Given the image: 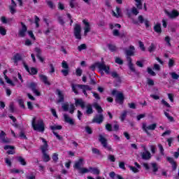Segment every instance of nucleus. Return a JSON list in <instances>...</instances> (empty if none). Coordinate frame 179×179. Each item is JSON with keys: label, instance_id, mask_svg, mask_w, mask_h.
Instances as JSON below:
<instances>
[{"label": "nucleus", "instance_id": "nucleus-1", "mask_svg": "<svg viewBox=\"0 0 179 179\" xmlns=\"http://www.w3.org/2000/svg\"><path fill=\"white\" fill-rule=\"evenodd\" d=\"M31 125L34 131H38V132H44V122L43 120H37L36 117H33Z\"/></svg>", "mask_w": 179, "mask_h": 179}, {"label": "nucleus", "instance_id": "nucleus-2", "mask_svg": "<svg viewBox=\"0 0 179 179\" xmlns=\"http://www.w3.org/2000/svg\"><path fill=\"white\" fill-rule=\"evenodd\" d=\"M83 159L81 158L78 161L76 162L73 167L78 170L80 174H85V173H90V171L87 168H83Z\"/></svg>", "mask_w": 179, "mask_h": 179}, {"label": "nucleus", "instance_id": "nucleus-3", "mask_svg": "<svg viewBox=\"0 0 179 179\" xmlns=\"http://www.w3.org/2000/svg\"><path fill=\"white\" fill-rule=\"evenodd\" d=\"M95 66L99 69V71H103L106 73V75H110V66L106 65L104 62L100 63H96Z\"/></svg>", "mask_w": 179, "mask_h": 179}, {"label": "nucleus", "instance_id": "nucleus-4", "mask_svg": "<svg viewBox=\"0 0 179 179\" xmlns=\"http://www.w3.org/2000/svg\"><path fill=\"white\" fill-rule=\"evenodd\" d=\"M156 127H157V124L156 123L150 124L148 126V124H146V123H143L142 129L145 131L147 135L150 136V133H149V131H155V129H156Z\"/></svg>", "mask_w": 179, "mask_h": 179}, {"label": "nucleus", "instance_id": "nucleus-5", "mask_svg": "<svg viewBox=\"0 0 179 179\" xmlns=\"http://www.w3.org/2000/svg\"><path fill=\"white\" fill-rule=\"evenodd\" d=\"M113 96H115L116 94V101L119 103V104H122L124 101V94L122 92H118L117 90L114 89L112 90Z\"/></svg>", "mask_w": 179, "mask_h": 179}, {"label": "nucleus", "instance_id": "nucleus-6", "mask_svg": "<svg viewBox=\"0 0 179 179\" xmlns=\"http://www.w3.org/2000/svg\"><path fill=\"white\" fill-rule=\"evenodd\" d=\"M82 27L79 24H76L74 27V36L77 40H82Z\"/></svg>", "mask_w": 179, "mask_h": 179}, {"label": "nucleus", "instance_id": "nucleus-7", "mask_svg": "<svg viewBox=\"0 0 179 179\" xmlns=\"http://www.w3.org/2000/svg\"><path fill=\"white\" fill-rule=\"evenodd\" d=\"M99 142H101L103 147L106 149L107 150L113 151V148H111V145H108V143H107V140L103 135L100 134L99 138Z\"/></svg>", "mask_w": 179, "mask_h": 179}, {"label": "nucleus", "instance_id": "nucleus-8", "mask_svg": "<svg viewBox=\"0 0 179 179\" xmlns=\"http://www.w3.org/2000/svg\"><path fill=\"white\" fill-rule=\"evenodd\" d=\"M21 28L19 29L18 36L19 37H24L27 32V27L24 23L20 22Z\"/></svg>", "mask_w": 179, "mask_h": 179}, {"label": "nucleus", "instance_id": "nucleus-9", "mask_svg": "<svg viewBox=\"0 0 179 179\" xmlns=\"http://www.w3.org/2000/svg\"><path fill=\"white\" fill-rule=\"evenodd\" d=\"M127 61L128 62V65L130 71H131V72H134V73H135L136 75H139V71L135 69V67L132 64V59L131 58V57H127Z\"/></svg>", "mask_w": 179, "mask_h": 179}, {"label": "nucleus", "instance_id": "nucleus-10", "mask_svg": "<svg viewBox=\"0 0 179 179\" xmlns=\"http://www.w3.org/2000/svg\"><path fill=\"white\" fill-rule=\"evenodd\" d=\"M127 61L128 62V65L130 71H131V72H134V73H135L136 75H139V71L135 69V67L132 64V59L131 58V57H127Z\"/></svg>", "mask_w": 179, "mask_h": 179}, {"label": "nucleus", "instance_id": "nucleus-11", "mask_svg": "<svg viewBox=\"0 0 179 179\" xmlns=\"http://www.w3.org/2000/svg\"><path fill=\"white\" fill-rule=\"evenodd\" d=\"M40 139L43 143V145L41 146V150L42 153H47V152H48V143L47 140L43 137H40Z\"/></svg>", "mask_w": 179, "mask_h": 179}, {"label": "nucleus", "instance_id": "nucleus-12", "mask_svg": "<svg viewBox=\"0 0 179 179\" xmlns=\"http://www.w3.org/2000/svg\"><path fill=\"white\" fill-rule=\"evenodd\" d=\"M103 121H104V115L101 113L96 115L92 119V122L96 124H101Z\"/></svg>", "mask_w": 179, "mask_h": 179}, {"label": "nucleus", "instance_id": "nucleus-13", "mask_svg": "<svg viewBox=\"0 0 179 179\" xmlns=\"http://www.w3.org/2000/svg\"><path fill=\"white\" fill-rule=\"evenodd\" d=\"M22 64H23L24 67L25 68L26 71H27L29 72V73H30V75H37V72H38L37 69L32 67V68H31V70H30V69H29V66H27L26 62H22Z\"/></svg>", "mask_w": 179, "mask_h": 179}, {"label": "nucleus", "instance_id": "nucleus-14", "mask_svg": "<svg viewBox=\"0 0 179 179\" xmlns=\"http://www.w3.org/2000/svg\"><path fill=\"white\" fill-rule=\"evenodd\" d=\"M83 23H84V36L86 37L87 36V33L90 32V30H92V28L90 27V23L87 22L86 20H84L83 21Z\"/></svg>", "mask_w": 179, "mask_h": 179}, {"label": "nucleus", "instance_id": "nucleus-15", "mask_svg": "<svg viewBox=\"0 0 179 179\" xmlns=\"http://www.w3.org/2000/svg\"><path fill=\"white\" fill-rule=\"evenodd\" d=\"M166 160L171 164L172 169L173 171H176L177 170V162L174 160V158L171 157H166Z\"/></svg>", "mask_w": 179, "mask_h": 179}, {"label": "nucleus", "instance_id": "nucleus-16", "mask_svg": "<svg viewBox=\"0 0 179 179\" xmlns=\"http://www.w3.org/2000/svg\"><path fill=\"white\" fill-rule=\"evenodd\" d=\"M78 87L83 90V93L85 94V96H86V97H87V92H86V91L92 90V88L90 87V86L87 85H78Z\"/></svg>", "mask_w": 179, "mask_h": 179}, {"label": "nucleus", "instance_id": "nucleus-17", "mask_svg": "<svg viewBox=\"0 0 179 179\" xmlns=\"http://www.w3.org/2000/svg\"><path fill=\"white\" fill-rule=\"evenodd\" d=\"M166 14L170 19H176V17H178L179 15V13L176 10H173L171 12L166 11Z\"/></svg>", "mask_w": 179, "mask_h": 179}, {"label": "nucleus", "instance_id": "nucleus-18", "mask_svg": "<svg viewBox=\"0 0 179 179\" xmlns=\"http://www.w3.org/2000/svg\"><path fill=\"white\" fill-rule=\"evenodd\" d=\"M29 87L36 96H40V92H38V90H37V84L31 83L29 84Z\"/></svg>", "mask_w": 179, "mask_h": 179}, {"label": "nucleus", "instance_id": "nucleus-19", "mask_svg": "<svg viewBox=\"0 0 179 179\" xmlns=\"http://www.w3.org/2000/svg\"><path fill=\"white\" fill-rule=\"evenodd\" d=\"M141 156L143 160H150V157H152V155L149 151H144L141 152Z\"/></svg>", "mask_w": 179, "mask_h": 179}, {"label": "nucleus", "instance_id": "nucleus-20", "mask_svg": "<svg viewBox=\"0 0 179 179\" xmlns=\"http://www.w3.org/2000/svg\"><path fill=\"white\" fill-rule=\"evenodd\" d=\"M125 54L127 57H133V55H135V47H134V45H131L129 47V50H125Z\"/></svg>", "mask_w": 179, "mask_h": 179}, {"label": "nucleus", "instance_id": "nucleus-21", "mask_svg": "<svg viewBox=\"0 0 179 179\" xmlns=\"http://www.w3.org/2000/svg\"><path fill=\"white\" fill-rule=\"evenodd\" d=\"M10 149L9 150H8ZM4 150H8L7 154L8 155H15V146L13 145H6L4 146Z\"/></svg>", "mask_w": 179, "mask_h": 179}, {"label": "nucleus", "instance_id": "nucleus-22", "mask_svg": "<svg viewBox=\"0 0 179 179\" xmlns=\"http://www.w3.org/2000/svg\"><path fill=\"white\" fill-rule=\"evenodd\" d=\"M64 118L65 122H67V124H69L70 125H73L75 124L73 119L71 118V117H69V115L67 114L64 115Z\"/></svg>", "mask_w": 179, "mask_h": 179}, {"label": "nucleus", "instance_id": "nucleus-23", "mask_svg": "<svg viewBox=\"0 0 179 179\" xmlns=\"http://www.w3.org/2000/svg\"><path fill=\"white\" fill-rule=\"evenodd\" d=\"M85 113L87 115H90L91 114H93V106L92 104L88 103L85 106Z\"/></svg>", "mask_w": 179, "mask_h": 179}, {"label": "nucleus", "instance_id": "nucleus-24", "mask_svg": "<svg viewBox=\"0 0 179 179\" xmlns=\"http://www.w3.org/2000/svg\"><path fill=\"white\" fill-rule=\"evenodd\" d=\"M39 78L41 80H42V82H43V83H45V85H48V86H50L51 85L50 81H48V77H47V76L41 74L39 75Z\"/></svg>", "mask_w": 179, "mask_h": 179}, {"label": "nucleus", "instance_id": "nucleus-25", "mask_svg": "<svg viewBox=\"0 0 179 179\" xmlns=\"http://www.w3.org/2000/svg\"><path fill=\"white\" fill-rule=\"evenodd\" d=\"M15 159L17 162L20 163L22 166H26V164H27V163H26V159H24L23 157H21V156L15 157Z\"/></svg>", "mask_w": 179, "mask_h": 179}, {"label": "nucleus", "instance_id": "nucleus-26", "mask_svg": "<svg viewBox=\"0 0 179 179\" xmlns=\"http://www.w3.org/2000/svg\"><path fill=\"white\" fill-rule=\"evenodd\" d=\"M113 12V15L115 16V17H120V16H122V12L121 11V8L117 7L116 8V12L117 13H115V12L112 11Z\"/></svg>", "mask_w": 179, "mask_h": 179}, {"label": "nucleus", "instance_id": "nucleus-27", "mask_svg": "<svg viewBox=\"0 0 179 179\" xmlns=\"http://www.w3.org/2000/svg\"><path fill=\"white\" fill-rule=\"evenodd\" d=\"M88 170L90 173L95 174L96 176H99V174H100V170L98 168L90 167Z\"/></svg>", "mask_w": 179, "mask_h": 179}, {"label": "nucleus", "instance_id": "nucleus-28", "mask_svg": "<svg viewBox=\"0 0 179 179\" xmlns=\"http://www.w3.org/2000/svg\"><path fill=\"white\" fill-rule=\"evenodd\" d=\"M93 107L95 108V110H96L98 114H101V113H103V108H101V106H100L99 103H94Z\"/></svg>", "mask_w": 179, "mask_h": 179}, {"label": "nucleus", "instance_id": "nucleus-29", "mask_svg": "<svg viewBox=\"0 0 179 179\" xmlns=\"http://www.w3.org/2000/svg\"><path fill=\"white\" fill-rule=\"evenodd\" d=\"M13 60L14 63L17 65V62L22 61V56L19 53H17L15 55H14Z\"/></svg>", "mask_w": 179, "mask_h": 179}, {"label": "nucleus", "instance_id": "nucleus-30", "mask_svg": "<svg viewBox=\"0 0 179 179\" xmlns=\"http://www.w3.org/2000/svg\"><path fill=\"white\" fill-rule=\"evenodd\" d=\"M57 94L59 97L57 103H62V101H64V94L61 92V90H57Z\"/></svg>", "mask_w": 179, "mask_h": 179}, {"label": "nucleus", "instance_id": "nucleus-31", "mask_svg": "<svg viewBox=\"0 0 179 179\" xmlns=\"http://www.w3.org/2000/svg\"><path fill=\"white\" fill-rule=\"evenodd\" d=\"M154 30L156 33H162V24H160V23L156 24L154 27Z\"/></svg>", "mask_w": 179, "mask_h": 179}, {"label": "nucleus", "instance_id": "nucleus-32", "mask_svg": "<svg viewBox=\"0 0 179 179\" xmlns=\"http://www.w3.org/2000/svg\"><path fill=\"white\" fill-rule=\"evenodd\" d=\"M127 115H128V111L127 110H124L121 115H120V120L122 121V122H124V121H125V119L127 118Z\"/></svg>", "mask_w": 179, "mask_h": 179}, {"label": "nucleus", "instance_id": "nucleus-33", "mask_svg": "<svg viewBox=\"0 0 179 179\" xmlns=\"http://www.w3.org/2000/svg\"><path fill=\"white\" fill-rule=\"evenodd\" d=\"M143 1V0H134L137 9H142V8H143V5L142 4Z\"/></svg>", "mask_w": 179, "mask_h": 179}, {"label": "nucleus", "instance_id": "nucleus-34", "mask_svg": "<svg viewBox=\"0 0 179 179\" xmlns=\"http://www.w3.org/2000/svg\"><path fill=\"white\" fill-rule=\"evenodd\" d=\"M42 153H43V162L47 163V162H50V160H51L50 155H48V154H47V152H42Z\"/></svg>", "mask_w": 179, "mask_h": 179}, {"label": "nucleus", "instance_id": "nucleus-35", "mask_svg": "<svg viewBox=\"0 0 179 179\" xmlns=\"http://www.w3.org/2000/svg\"><path fill=\"white\" fill-rule=\"evenodd\" d=\"M46 3L48 6L50 8V9H55V5L54 3L50 0H46Z\"/></svg>", "mask_w": 179, "mask_h": 179}, {"label": "nucleus", "instance_id": "nucleus-36", "mask_svg": "<svg viewBox=\"0 0 179 179\" xmlns=\"http://www.w3.org/2000/svg\"><path fill=\"white\" fill-rule=\"evenodd\" d=\"M8 9L10 10L11 15H15V13H16V6H9Z\"/></svg>", "mask_w": 179, "mask_h": 179}, {"label": "nucleus", "instance_id": "nucleus-37", "mask_svg": "<svg viewBox=\"0 0 179 179\" xmlns=\"http://www.w3.org/2000/svg\"><path fill=\"white\" fill-rule=\"evenodd\" d=\"M50 129L53 131H57V129L60 130V129H62V126H61V125H53V126H50Z\"/></svg>", "mask_w": 179, "mask_h": 179}, {"label": "nucleus", "instance_id": "nucleus-38", "mask_svg": "<svg viewBox=\"0 0 179 179\" xmlns=\"http://www.w3.org/2000/svg\"><path fill=\"white\" fill-rule=\"evenodd\" d=\"M164 115L166 117V118H168V120L171 122H173L174 121V117H173V116L170 115V113H167V112H164Z\"/></svg>", "mask_w": 179, "mask_h": 179}, {"label": "nucleus", "instance_id": "nucleus-39", "mask_svg": "<svg viewBox=\"0 0 179 179\" xmlns=\"http://www.w3.org/2000/svg\"><path fill=\"white\" fill-rule=\"evenodd\" d=\"M151 166H152V171L154 173H156L159 170V168H157V164L152 163Z\"/></svg>", "mask_w": 179, "mask_h": 179}, {"label": "nucleus", "instance_id": "nucleus-40", "mask_svg": "<svg viewBox=\"0 0 179 179\" xmlns=\"http://www.w3.org/2000/svg\"><path fill=\"white\" fill-rule=\"evenodd\" d=\"M147 72H148L149 75H151V76H156V73H155L150 67L147 69Z\"/></svg>", "mask_w": 179, "mask_h": 179}, {"label": "nucleus", "instance_id": "nucleus-41", "mask_svg": "<svg viewBox=\"0 0 179 179\" xmlns=\"http://www.w3.org/2000/svg\"><path fill=\"white\" fill-rule=\"evenodd\" d=\"M155 50H156V46L155 45L154 43H151V45L148 48L149 52H153Z\"/></svg>", "mask_w": 179, "mask_h": 179}, {"label": "nucleus", "instance_id": "nucleus-42", "mask_svg": "<svg viewBox=\"0 0 179 179\" xmlns=\"http://www.w3.org/2000/svg\"><path fill=\"white\" fill-rule=\"evenodd\" d=\"M115 62L119 65H122V64H124V62L120 57H115Z\"/></svg>", "mask_w": 179, "mask_h": 179}, {"label": "nucleus", "instance_id": "nucleus-43", "mask_svg": "<svg viewBox=\"0 0 179 179\" xmlns=\"http://www.w3.org/2000/svg\"><path fill=\"white\" fill-rule=\"evenodd\" d=\"M170 75H171L172 79H174L175 80H177V79H178V78H179L178 74L176 73L175 72L170 73Z\"/></svg>", "mask_w": 179, "mask_h": 179}, {"label": "nucleus", "instance_id": "nucleus-44", "mask_svg": "<svg viewBox=\"0 0 179 179\" xmlns=\"http://www.w3.org/2000/svg\"><path fill=\"white\" fill-rule=\"evenodd\" d=\"M174 64H175L174 59H169V61L168 63L169 68H173V66H174Z\"/></svg>", "mask_w": 179, "mask_h": 179}, {"label": "nucleus", "instance_id": "nucleus-45", "mask_svg": "<svg viewBox=\"0 0 179 179\" xmlns=\"http://www.w3.org/2000/svg\"><path fill=\"white\" fill-rule=\"evenodd\" d=\"M57 20L59 23L62 24V26H64V24H65V21L64 20V18L62 16H59L57 17Z\"/></svg>", "mask_w": 179, "mask_h": 179}, {"label": "nucleus", "instance_id": "nucleus-46", "mask_svg": "<svg viewBox=\"0 0 179 179\" xmlns=\"http://www.w3.org/2000/svg\"><path fill=\"white\" fill-rule=\"evenodd\" d=\"M86 48H87V46H86V44H85V43H83L78 47V51H82L83 50H86Z\"/></svg>", "mask_w": 179, "mask_h": 179}, {"label": "nucleus", "instance_id": "nucleus-47", "mask_svg": "<svg viewBox=\"0 0 179 179\" xmlns=\"http://www.w3.org/2000/svg\"><path fill=\"white\" fill-rule=\"evenodd\" d=\"M0 34L1 36H6V29L3 27H0Z\"/></svg>", "mask_w": 179, "mask_h": 179}, {"label": "nucleus", "instance_id": "nucleus-48", "mask_svg": "<svg viewBox=\"0 0 179 179\" xmlns=\"http://www.w3.org/2000/svg\"><path fill=\"white\" fill-rule=\"evenodd\" d=\"M158 148H159V152L162 156H164V148L162 144H158Z\"/></svg>", "mask_w": 179, "mask_h": 179}, {"label": "nucleus", "instance_id": "nucleus-49", "mask_svg": "<svg viewBox=\"0 0 179 179\" xmlns=\"http://www.w3.org/2000/svg\"><path fill=\"white\" fill-rule=\"evenodd\" d=\"M147 83L148 86H155V81L150 78L147 79Z\"/></svg>", "mask_w": 179, "mask_h": 179}, {"label": "nucleus", "instance_id": "nucleus-50", "mask_svg": "<svg viewBox=\"0 0 179 179\" xmlns=\"http://www.w3.org/2000/svg\"><path fill=\"white\" fill-rule=\"evenodd\" d=\"M53 134L55 135V136H56L57 139H58L59 141H64V138L59 136L58 133L53 131Z\"/></svg>", "mask_w": 179, "mask_h": 179}, {"label": "nucleus", "instance_id": "nucleus-51", "mask_svg": "<svg viewBox=\"0 0 179 179\" xmlns=\"http://www.w3.org/2000/svg\"><path fill=\"white\" fill-rule=\"evenodd\" d=\"M108 47L110 51H116L117 47L114 45L109 44L108 45Z\"/></svg>", "mask_w": 179, "mask_h": 179}, {"label": "nucleus", "instance_id": "nucleus-52", "mask_svg": "<svg viewBox=\"0 0 179 179\" xmlns=\"http://www.w3.org/2000/svg\"><path fill=\"white\" fill-rule=\"evenodd\" d=\"M108 160H110V162L114 163V162H115V157L113 155H109L108 156Z\"/></svg>", "mask_w": 179, "mask_h": 179}, {"label": "nucleus", "instance_id": "nucleus-53", "mask_svg": "<svg viewBox=\"0 0 179 179\" xmlns=\"http://www.w3.org/2000/svg\"><path fill=\"white\" fill-rule=\"evenodd\" d=\"M52 159L55 163H57L58 162V154L54 153L52 155Z\"/></svg>", "mask_w": 179, "mask_h": 179}, {"label": "nucleus", "instance_id": "nucleus-54", "mask_svg": "<svg viewBox=\"0 0 179 179\" xmlns=\"http://www.w3.org/2000/svg\"><path fill=\"white\" fill-rule=\"evenodd\" d=\"M20 138H21V139H27V137L26 136L24 131H21L20 132Z\"/></svg>", "mask_w": 179, "mask_h": 179}, {"label": "nucleus", "instance_id": "nucleus-55", "mask_svg": "<svg viewBox=\"0 0 179 179\" xmlns=\"http://www.w3.org/2000/svg\"><path fill=\"white\" fill-rule=\"evenodd\" d=\"M170 40H171L170 36L165 37V41H166L168 47H171V43H170Z\"/></svg>", "mask_w": 179, "mask_h": 179}, {"label": "nucleus", "instance_id": "nucleus-56", "mask_svg": "<svg viewBox=\"0 0 179 179\" xmlns=\"http://www.w3.org/2000/svg\"><path fill=\"white\" fill-rule=\"evenodd\" d=\"M62 108H63L64 111H68V110L69 109V105L67 103H64L62 106Z\"/></svg>", "mask_w": 179, "mask_h": 179}, {"label": "nucleus", "instance_id": "nucleus-57", "mask_svg": "<svg viewBox=\"0 0 179 179\" xmlns=\"http://www.w3.org/2000/svg\"><path fill=\"white\" fill-rule=\"evenodd\" d=\"M131 13H133V15H135L136 16V15L139 13V11H138V8H136V7H133L131 8Z\"/></svg>", "mask_w": 179, "mask_h": 179}, {"label": "nucleus", "instance_id": "nucleus-58", "mask_svg": "<svg viewBox=\"0 0 179 179\" xmlns=\"http://www.w3.org/2000/svg\"><path fill=\"white\" fill-rule=\"evenodd\" d=\"M1 141L3 142V143H10V139L5 137L1 138Z\"/></svg>", "mask_w": 179, "mask_h": 179}, {"label": "nucleus", "instance_id": "nucleus-59", "mask_svg": "<svg viewBox=\"0 0 179 179\" xmlns=\"http://www.w3.org/2000/svg\"><path fill=\"white\" fill-rule=\"evenodd\" d=\"M18 104L20 105L21 108H25V107H24V101H23L22 99L18 100Z\"/></svg>", "mask_w": 179, "mask_h": 179}, {"label": "nucleus", "instance_id": "nucleus-60", "mask_svg": "<svg viewBox=\"0 0 179 179\" xmlns=\"http://www.w3.org/2000/svg\"><path fill=\"white\" fill-rule=\"evenodd\" d=\"M110 75H111L112 78H120V76H118V73H117V71L111 72Z\"/></svg>", "mask_w": 179, "mask_h": 179}, {"label": "nucleus", "instance_id": "nucleus-61", "mask_svg": "<svg viewBox=\"0 0 179 179\" xmlns=\"http://www.w3.org/2000/svg\"><path fill=\"white\" fill-rule=\"evenodd\" d=\"M129 169L133 171V173H139V169L135 166H129Z\"/></svg>", "mask_w": 179, "mask_h": 179}, {"label": "nucleus", "instance_id": "nucleus-62", "mask_svg": "<svg viewBox=\"0 0 179 179\" xmlns=\"http://www.w3.org/2000/svg\"><path fill=\"white\" fill-rule=\"evenodd\" d=\"M113 34L115 37H119L120 36V31H118L117 29H113Z\"/></svg>", "mask_w": 179, "mask_h": 179}, {"label": "nucleus", "instance_id": "nucleus-63", "mask_svg": "<svg viewBox=\"0 0 179 179\" xmlns=\"http://www.w3.org/2000/svg\"><path fill=\"white\" fill-rule=\"evenodd\" d=\"M83 72V71L79 68L76 70V73L78 76H82Z\"/></svg>", "mask_w": 179, "mask_h": 179}, {"label": "nucleus", "instance_id": "nucleus-64", "mask_svg": "<svg viewBox=\"0 0 179 179\" xmlns=\"http://www.w3.org/2000/svg\"><path fill=\"white\" fill-rule=\"evenodd\" d=\"M74 111H75V105L71 104L70 110H69L70 114H73Z\"/></svg>", "mask_w": 179, "mask_h": 179}]
</instances>
